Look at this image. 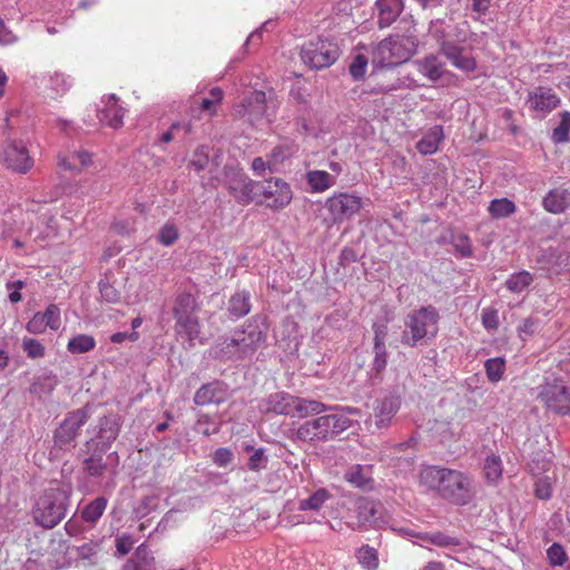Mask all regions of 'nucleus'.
<instances>
[{
    "mask_svg": "<svg viewBox=\"0 0 570 570\" xmlns=\"http://www.w3.org/2000/svg\"><path fill=\"white\" fill-rule=\"evenodd\" d=\"M419 484L425 491H435L456 504H465L471 499L472 481L458 470L423 466L419 473Z\"/></svg>",
    "mask_w": 570,
    "mask_h": 570,
    "instance_id": "f257e3e1",
    "label": "nucleus"
},
{
    "mask_svg": "<svg viewBox=\"0 0 570 570\" xmlns=\"http://www.w3.org/2000/svg\"><path fill=\"white\" fill-rule=\"evenodd\" d=\"M406 24L403 33L395 32L374 46L371 62L375 68L397 67L415 53L419 45L415 26L412 22Z\"/></svg>",
    "mask_w": 570,
    "mask_h": 570,
    "instance_id": "f03ea898",
    "label": "nucleus"
},
{
    "mask_svg": "<svg viewBox=\"0 0 570 570\" xmlns=\"http://www.w3.org/2000/svg\"><path fill=\"white\" fill-rule=\"evenodd\" d=\"M71 488L56 483L46 489L37 499L32 509V519L37 525L52 529L66 517L70 507Z\"/></svg>",
    "mask_w": 570,
    "mask_h": 570,
    "instance_id": "7ed1b4c3",
    "label": "nucleus"
},
{
    "mask_svg": "<svg viewBox=\"0 0 570 570\" xmlns=\"http://www.w3.org/2000/svg\"><path fill=\"white\" fill-rule=\"evenodd\" d=\"M439 320V312L432 305L412 311L404 320L402 344L410 347L429 344L438 335Z\"/></svg>",
    "mask_w": 570,
    "mask_h": 570,
    "instance_id": "20e7f679",
    "label": "nucleus"
},
{
    "mask_svg": "<svg viewBox=\"0 0 570 570\" xmlns=\"http://www.w3.org/2000/svg\"><path fill=\"white\" fill-rule=\"evenodd\" d=\"M258 409L262 413L305 417L325 411V405L318 401L293 396L285 392H276L263 399Z\"/></svg>",
    "mask_w": 570,
    "mask_h": 570,
    "instance_id": "39448f33",
    "label": "nucleus"
},
{
    "mask_svg": "<svg viewBox=\"0 0 570 570\" xmlns=\"http://www.w3.org/2000/svg\"><path fill=\"white\" fill-rule=\"evenodd\" d=\"M351 424V419L343 413L322 415L304 422L297 429L296 436L308 442L326 441L347 430Z\"/></svg>",
    "mask_w": 570,
    "mask_h": 570,
    "instance_id": "423d86ee",
    "label": "nucleus"
},
{
    "mask_svg": "<svg viewBox=\"0 0 570 570\" xmlns=\"http://www.w3.org/2000/svg\"><path fill=\"white\" fill-rule=\"evenodd\" d=\"M340 55L341 50L336 42L321 38L304 45L301 51L303 62L312 69L332 66Z\"/></svg>",
    "mask_w": 570,
    "mask_h": 570,
    "instance_id": "0eeeda50",
    "label": "nucleus"
},
{
    "mask_svg": "<svg viewBox=\"0 0 570 570\" xmlns=\"http://www.w3.org/2000/svg\"><path fill=\"white\" fill-rule=\"evenodd\" d=\"M363 207L362 198L355 194L335 193L324 203V209L328 215L324 220L330 224H340L351 219Z\"/></svg>",
    "mask_w": 570,
    "mask_h": 570,
    "instance_id": "6e6552de",
    "label": "nucleus"
},
{
    "mask_svg": "<svg viewBox=\"0 0 570 570\" xmlns=\"http://www.w3.org/2000/svg\"><path fill=\"white\" fill-rule=\"evenodd\" d=\"M258 195H262L266 200V206L274 210L285 208L293 199L289 184L281 178L258 181Z\"/></svg>",
    "mask_w": 570,
    "mask_h": 570,
    "instance_id": "1a4fd4ad",
    "label": "nucleus"
},
{
    "mask_svg": "<svg viewBox=\"0 0 570 570\" xmlns=\"http://www.w3.org/2000/svg\"><path fill=\"white\" fill-rule=\"evenodd\" d=\"M538 399L547 409L559 415H570V389L559 383L540 386Z\"/></svg>",
    "mask_w": 570,
    "mask_h": 570,
    "instance_id": "9d476101",
    "label": "nucleus"
},
{
    "mask_svg": "<svg viewBox=\"0 0 570 570\" xmlns=\"http://www.w3.org/2000/svg\"><path fill=\"white\" fill-rule=\"evenodd\" d=\"M232 336L239 348L243 360L252 357L266 338L264 331L257 324V317H254L244 327L235 330Z\"/></svg>",
    "mask_w": 570,
    "mask_h": 570,
    "instance_id": "9b49d317",
    "label": "nucleus"
},
{
    "mask_svg": "<svg viewBox=\"0 0 570 570\" xmlns=\"http://www.w3.org/2000/svg\"><path fill=\"white\" fill-rule=\"evenodd\" d=\"M120 431L119 419L116 415H105L99 419L92 429L94 436L86 442L88 450L95 448L98 452H106L117 439Z\"/></svg>",
    "mask_w": 570,
    "mask_h": 570,
    "instance_id": "f8f14e48",
    "label": "nucleus"
},
{
    "mask_svg": "<svg viewBox=\"0 0 570 570\" xmlns=\"http://www.w3.org/2000/svg\"><path fill=\"white\" fill-rule=\"evenodd\" d=\"M88 417V413L83 409L69 413L55 431V444L59 449L70 446Z\"/></svg>",
    "mask_w": 570,
    "mask_h": 570,
    "instance_id": "ddd939ff",
    "label": "nucleus"
},
{
    "mask_svg": "<svg viewBox=\"0 0 570 570\" xmlns=\"http://www.w3.org/2000/svg\"><path fill=\"white\" fill-rule=\"evenodd\" d=\"M234 115L256 125L267 117L266 95L263 91H253L243 101L234 107Z\"/></svg>",
    "mask_w": 570,
    "mask_h": 570,
    "instance_id": "4468645a",
    "label": "nucleus"
},
{
    "mask_svg": "<svg viewBox=\"0 0 570 570\" xmlns=\"http://www.w3.org/2000/svg\"><path fill=\"white\" fill-rule=\"evenodd\" d=\"M2 161L8 168L20 174L27 173L33 165L32 158L21 141H9L4 145Z\"/></svg>",
    "mask_w": 570,
    "mask_h": 570,
    "instance_id": "2eb2a0df",
    "label": "nucleus"
},
{
    "mask_svg": "<svg viewBox=\"0 0 570 570\" xmlns=\"http://www.w3.org/2000/svg\"><path fill=\"white\" fill-rule=\"evenodd\" d=\"M230 195L239 204L247 205L258 196V181L252 180L242 173H235L226 181Z\"/></svg>",
    "mask_w": 570,
    "mask_h": 570,
    "instance_id": "dca6fc26",
    "label": "nucleus"
},
{
    "mask_svg": "<svg viewBox=\"0 0 570 570\" xmlns=\"http://www.w3.org/2000/svg\"><path fill=\"white\" fill-rule=\"evenodd\" d=\"M527 104L537 117L543 118L559 106L560 98L551 88L537 87L529 92Z\"/></svg>",
    "mask_w": 570,
    "mask_h": 570,
    "instance_id": "f3484780",
    "label": "nucleus"
},
{
    "mask_svg": "<svg viewBox=\"0 0 570 570\" xmlns=\"http://www.w3.org/2000/svg\"><path fill=\"white\" fill-rule=\"evenodd\" d=\"M402 405V399L396 394H386L382 399L376 400L373 409L375 425L379 429L387 428L393 417L396 415Z\"/></svg>",
    "mask_w": 570,
    "mask_h": 570,
    "instance_id": "a211bd4d",
    "label": "nucleus"
},
{
    "mask_svg": "<svg viewBox=\"0 0 570 570\" xmlns=\"http://www.w3.org/2000/svg\"><path fill=\"white\" fill-rule=\"evenodd\" d=\"M541 205L550 214H563L570 207V190L564 186L554 187L543 196Z\"/></svg>",
    "mask_w": 570,
    "mask_h": 570,
    "instance_id": "6ab92c4d",
    "label": "nucleus"
},
{
    "mask_svg": "<svg viewBox=\"0 0 570 570\" xmlns=\"http://www.w3.org/2000/svg\"><path fill=\"white\" fill-rule=\"evenodd\" d=\"M383 507L380 502L363 498L356 502V517L360 525L377 527L381 523Z\"/></svg>",
    "mask_w": 570,
    "mask_h": 570,
    "instance_id": "aec40b11",
    "label": "nucleus"
},
{
    "mask_svg": "<svg viewBox=\"0 0 570 570\" xmlns=\"http://www.w3.org/2000/svg\"><path fill=\"white\" fill-rule=\"evenodd\" d=\"M226 396V385L222 382L215 381L202 385L194 395L196 405H207L210 403H222Z\"/></svg>",
    "mask_w": 570,
    "mask_h": 570,
    "instance_id": "412c9836",
    "label": "nucleus"
},
{
    "mask_svg": "<svg viewBox=\"0 0 570 570\" xmlns=\"http://www.w3.org/2000/svg\"><path fill=\"white\" fill-rule=\"evenodd\" d=\"M441 52L455 68L464 72H472L476 68L475 59L470 56H464L462 49L454 46L452 42L444 41L441 45Z\"/></svg>",
    "mask_w": 570,
    "mask_h": 570,
    "instance_id": "4be33fe9",
    "label": "nucleus"
},
{
    "mask_svg": "<svg viewBox=\"0 0 570 570\" xmlns=\"http://www.w3.org/2000/svg\"><path fill=\"white\" fill-rule=\"evenodd\" d=\"M124 115L125 110L118 105V98L116 95H110L105 102V107L99 111L98 117L102 124L117 129L122 126Z\"/></svg>",
    "mask_w": 570,
    "mask_h": 570,
    "instance_id": "5701e85b",
    "label": "nucleus"
},
{
    "mask_svg": "<svg viewBox=\"0 0 570 570\" xmlns=\"http://www.w3.org/2000/svg\"><path fill=\"white\" fill-rule=\"evenodd\" d=\"M345 480L355 488L363 491L373 489L374 480L372 478V468L361 464H354L345 472Z\"/></svg>",
    "mask_w": 570,
    "mask_h": 570,
    "instance_id": "b1692460",
    "label": "nucleus"
},
{
    "mask_svg": "<svg viewBox=\"0 0 570 570\" xmlns=\"http://www.w3.org/2000/svg\"><path fill=\"white\" fill-rule=\"evenodd\" d=\"M376 9L379 12V27L381 29L390 27L403 10L402 0H377Z\"/></svg>",
    "mask_w": 570,
    "mask_h": 570,
    "instance_id": "393cba45",
    "label": "nucleus"
},
{
    "mask_svg": "<svg viewBox=\"0 0 570 570\" xmlns=\"http://www.w3.org/2000/svg\"><path fill=\"white\" fill-rule=\"evenodd\" d=\"M92 155L86 150H75L68 155L58 157V166L63 170L79 173L92 163Z\"/></svg>",
    "mask_w": 570,
    "mask_h": 570,
    "instance_id": "a878e982",
    "label": "nucleus"
},
{
    "mask_svg": "<svg viewBox=\"0 0 570 570\" xmlns=\"http://www.w3.org/2000/svg\"><path fill=\"white\" fill-rule=\"evenodd\" d=\"M212 355L215 358L222 361H240L242 355L239 348L236 345L234 337L227 336L219 338L216 344L212 347Z\"/></svg>",
    "mask_w": 570,
    "mask_h": 570,
    "instance_id": "bb28decb",
    "label": "nucleus"
},
{
    "mask_svg": "<svg viewBox=\"0 0 570 570\" xmlns=\"http://www.w3.org/2000/svg\"><path fill=\"white\" fill-rule=\"evenodd\" d=\"M155 558L151 556L149 549L141 544L139 546L134 556L125 563L122 570H155Z\"/></svg>",
    "mask_w": 570,
    "mask_h": 570,
    "instance_id": "cd10ccee",
    "label": "nucleus"
},
{
    "mask_svg": "<svg viewBox=\"0 0 570 570\" xmlns=\"http://www.w3.org/2000/svg\"><path fill=\"white\" fill-rule=\"evenodd\" d=\"M443 139V129L441 126H433L416 144V149L422 155H432L439 149Z\"/></svg>",
    "mask_w": 570,
    "mask_h": 570,
    "instance_id": "c85d7f7f",
    "label": "nucleus"
},
{
    "mask_svg": "<svg viewBox=\"0 0 570 570\" xmlns=\"http://www.w3.org/2000/svg\"><path fill=\"white\" fill-rule=\"evenodd\" d=\"M306 181L314 193H324L336 184V177L325 170H309Z\"/></svg>",
    "mask_w": 570,
    "mask_h": 570,
    "instance_id": "c756f323",
    "label": "nucleus"
},
{
    "mask_svg": "<svg viewBox=\"0 0 570 570\" xmlns=\"http://www.w3.org/2000/svg\"><path fill=\"white\" fill-rule=\"evenodd\" d=\"M416 537L424 542H429L440 548L455 549L462 546V541L459 538L448 535L443 532H422L417 533Z\"/></svg>",
    "mask_w": 570,
    "mask_h": 570,
    "instance_id": "7c9ffc66",
    "label": "nucleus"
},
{
    "mask_svg": "<svg viewBox=\"0 0 570 570\" xmlns=\"http://www.w3.org/2000/svg\"><path fill=\"white\" fill-rule=\"evenodd\" d=\"M250 311V294L247 291L235 293L228 303V312L235 318L247 315Z\"/></svg>",
    "mask_w": 570,
    "mask_h": 570,
    "instance_id": "2f4dec72",
    "label": "nucleus"
},
{
    "mask_svg": "<svg viewBox=\"0 0 570 570\" xmlns=\"http://www.w3.org/2000/svg\"><path fill=\"white\" fill-rule=\"evenodd\" d=\"M416 63L419 71L432 81L439 80L444 73L443 63L434 55H430Z\"/></svg>",
    "mask_w": 570,
    "mask_h": 570,
    "instance_id": "473e14b6",
    "label": "nucleus"
},
{
    "mask_svg": "<svg viewBox=\"0 0 570 570\" xmlns=\"http://www.w3.org/2000/svg\"><path fill=\"white\" fill-rule=\"evenodd\" d=\"M175 320L177 333L184 334L188 342L193 343L199 336L200 325L195 314Z\"/></svg>",
    "mask_w": 570,
    "mask_h": 570,
    "instance_id": "72a5a7b5",
    "label": "nucleus"
},
{
    "mask_svg": "<svg viewBox=\"0 0 570 570\" xmlns=\"http://www.w3.org/2000/svg\"><path fill=\"white\" fill-rule=\"evenodd\" d=\"M488 212L492 218L502 219L512 216L517 212V206L509 198H495L490 202Z\"/></svg>",
    "mask_w": 570,
    "mask_h": 570,
    "instance_id": "f704fd0d",
    "label": "nucleus"
},
{
    "mask_svg": "<svg viewBox=\"0 0 570 570\" xmlns=\"http://www.w3.org/2000/svg\"><path fill=\"white\" fill-rule=\"evenodd\" d=\"M331 498L330 492L326 489H318L306 499L298 500L299 511H320L324 503Z\"/></svg>",
    "mask_w": 570,
    "mask_h": 570,
    "instance_id": "c9c22d12",
    "label": "nucleus"
},
{
    "mask_svg": "<svg viewBox=\"0 0 570 570\" xmlns=\"http://www.w3.org/2000/svg\"><path fill=\"white\" fill-rule=\"evenodd\" d=\"M355 558L365 570H376L380 564L379 552L375 548L363 544L355 551Z\"/></svg>",
    "mask_w": 570,
    "mask_h": 570,
    "instance_id": "e433bc0d",
    "label": "nucleus"
},
{
    "mask_svg": "<svg viewBox=\"0 0 570 570\" xmlns=\"http://www.w3.org/2000/svg\"><path fill=\"white\" fill-rule=\"evenodd\" d=\"M374 354L371 371L374 372L375 375H380L386 367L387 352L383 337L377 332L374 337Z\"/></svg>",
    "mask_w": 570,
    "mask_h": 570,
    "instance_id": "4c0bfd02",
    "label": "nucleus"
},
{
    "mask_svg": "<svg viewBox=\"0 0 570 570\" xmlns=\"http://www.w3.org/2000/svg\"><path fill=\"white\" fill-rule=\"evenodd\" d=\"M198 306L195 297L191 294L183 293L177 296L174 306V317L179 318L184 316L194 315Z\"/></svg>",
    "mask_w": 570,
    "mask_h": 570,
    "instance_id": "58836bf2",
    "label": "nucleus"
},
{
    "mask_svg": "<svg viewBox=\"0 0 570 570\" xmlns=\"http://www.w3.org/2000/svg\"><path fill=\"white\" fill-rule=\"evenodd\" d=\"M71 85L72 82L68 76L53 72L48 78L47 89L52 98H57L63 96L71 88Z\"/></svg>",
    "mask_w": 570,
    "mask_h": 570,
    "instance_id": "ea45409f",
    "label": "nucleus"
},
{
    "mask_svg": "<svg viewBox=\"0 0 570 570\" xmlns=\"http://www.w3.org/2000/svg\"><path fill=\"white\" fill-rule=\"evenodd\" d=\"M96 340L88 334H78L71 337L67 344V350L71 354H82L94 350Z\"/></svg>",
    "mask_w": 570,
    "mask_h": 570,
    "instance_id": "a19ab883",
    "label": "nucleus"
},
{
    "mask_svg": "<svg viewBox=\"0 0 570 570\" xmlns=\"http://www.w3.org/2000/svg\"><path fill=\"white\" fill-rule=\"evenodd\" d=\"M106 508L107 499L99 497L83 508L81 517L86 522L95 523L104 514Z\"/></svg>",
    "mask_w": 570,
    "mask_h": 570,
    "instance_id": "79ce46f5",
    "label": "nucleus"
},
{
    "mask_svg": "<svg viewBox=\"0 0 570 570\" xmlns=\"http://www.w3.org/2000/svg\"><path fill=\"white\" fill-rule=\"evenodd\" d=\"M487 377L492 383H498L502 380L505 372V360L503 357L489 358L484 363Z\"/></svg>",
    "mask_w": 570,
    "mask_h": 570,
    "instance_id": "37998d69",
    "label": "nucleus"
},
{
    "mask_svg": "<svg viewBox=\"0 0 570 570\" xmlns=\"http://www.w3.org/2000/svg\"><path fill=\"white\" fill-rule=\"evenodd\" d=\"M533 281V276L527 272L522 271L517 274L511 275L507 282V288L512 293H520L524 288H527Z\"/></svg>",
    "mask_w": 570,
    "mask_h": 570,
    "instance_id": "c03bdc74",
    "label": "nucleus"
},
{
    "mask_svg": "<svg viewBox=\"0 0 570 570\" xmlns=\"http://www.w3.org/2000/svg\"><path fill=\"white\" fill-rule=\"evenodd\" d=\"M484 476L489 482H497L502 475V461L495 454L489 455L484 461Z\"/></svg>",
    "mask_w": 570,
    "mask_h": 570,
    "instance_id": "a18cd8bd",
    "label": "nucleus"
},
{
    "mask_svg": "<svg viewBox=\"0 0 570 570\" xmlns=\"http://www.w3.org/2000/svg\"><path fill=\"white\" fill-rule=\"evenodd\" d=\"M547 558L551 567H562L569 560L568 553L564 550V548L557 542L552 543L547 549Z\"/></svg>",
    "mask_w": 570,
    "mask_h": 570,
    "instance_id": "49530a36",
    "label": "nucleus"
},
{
    "mask_svg": "<svg viewBox=\"0 0 570 570\" xmlns=\"http://www.w3.org/2000/svg\"><path fill=\"white\" fill-rule=\"evenodd\" d=\"M560 124L553 129L552 139L554 142H567L569 141L570 132V112H561Z\"/></svg>",
    "mask_w": 570,
    "mask_h": 570,
    "instance_id": "de8ad7c7",
    "label": "nucleus"
},
{
    "mask_svg": "<svg viewBox=\"0 0 570 570\" xmlns=\"http://www.w3.org/2000/svg\"><path fill=\"white\" fill-rule=\"evenodd\" d=\"M95 451H97L95 449ZM104 452H99L98 454L94 452L89 458L85 460V469L87 473L91 476H100L104 474L106 470V464L102 462Z\"/></svg>",
    "mask_w": 570,
    "mask_h": 570,
    "instance_id": "09e8293b",
    "label": "nucleus"
},
{
    "mask_svg": "<svg viewBox=\"0 0 570 570\" xmlns=\"http://www.w3.org/2000/svg\"><path fill=\"white\" fill-rule=\"evenodd\" d=\"M179 238V232L177 226L167 222L160 229L157 235V240L164 246H170Z\"/></svg>",
    "mask_w": 570,
    "mask_h": 570,
    "instance_id": "8fccbe9b",
    "label": "nucleus"
},
{
    "mask_svg": "<svg viewBox=\"0 0 570 570\" xmlns=\"http://www.w3.org/2000/svg\"><path fill=\"white\" fill-rule=\"evenodd\" d=\"M100 298L108 304H116L120 301V292L116 289L107 279H100L98 283Z\"/></svg>",
    "mask_w": 570,
    "mask_h": 570,
    "instance_id": "3c124183",
    "label": "nucleus"
},
{
    "mask_svg": "<svg viewBox=\"0 0 570 570\" xmlns=\"http://www.w3.org/2000/svg\"><path fill=\"white\" fill-rule=\"evenodd\" d=\"M40 315L43 317L47 327L50 330L56 331L60 327V309L57 305L50 304L43 313H40Z\"/></svg>",
    "mask_w": 570,
    "mask_h": 570,
    "instance_id": "603ef678",
    "label": "nucleus"
},
{
    "mask_svg": "<svg viewBox=\"0 0 570 570\" xmlns=\"http://www.w3.org/2000/svg\"><path fill=\"white\" fill-rule=\"evenodd\" d=\"M22 350L30 358H39L45 355V346L31 337H23Z\"/></svg>",
    "mask_w": 570,
    "mask_h": 570,
    "instance_id": "864d4df0",
    "label": "nucleus"
},
{
    "mask_svg": "<svg viewBox=\"0 0 570 570\" xmlns=\"http://www.w3.org/2000/svg\"><path fill=\"white\" fill-rule=\"evenodd\" d=\"M534 495L540 500H549L552 495V480L550 476H543L534 483Z\"/></svg>",
    "mask_w": 570,
    "mask_h": 570,
    "instance_id": "5fc2aeb1",
    "label": "nucleus"
},
{
    "mask_svg": "<svg viewBox=\"0 0 570 570\" xmlns=\"http://www.w3.org/2000/svg\"><path fill=\"white\" fill-rule=\"evenodd\" d=\"M367 58L363 55H357L351 66H350V73L353 77L354 80H360L364 77L366 72L367 67Z\"/></svg>",
    "mask_w": 570,
    "mask_h": 570,
    "instance_id": "6e6d98bb",
    "label": "nucleus"
},
{
    "mask_svg": "<svg viewBox=\"0 0 570 570\" xmlns=\"http://www.w3.org/2000/svg\"><path fill=\"white\" fill-rule=\"evenodd\" d=\"M482 325L488 331H494L499 327V313L495 308H484L481 314Z\"/></svg>",
    "mask_w": 570,
    "mask_h": 570,
    "instance_id": "4d7b16f0",
    "label": "nucleus"
},
{
    "mask_svg": "<svg viewBox=\"0 0 570 570\" xmlns=\"http://www.w3.org/2000/svg\"><path fill=\"white\" fill-rule=\"evenodd\" d=\"M208 165V155L205 150V147L198 148L190 160L189 166L196 171H203Z\"/></svg>",
    "mask_w": 570,
    "mask_h": 570,
    "instance_id": "13d9d810",
    "label": "nucleus"
},
{
    "mask_svg": "<svg viewBox=\"0 0 570 570\" xmlns=\"http://www.w3.org/2000/svg\"><path fill=\"white\" fill-rule=\"evenodd\" d=\"M267 463V458L264 453L263 449H257L254 451V453L250 455L248 460V468L252 471H258L261 469H264Z\"/></svg>",
    "mask_w": 570,
    "mask_h": 570,
    "instance_id": "bf43d9fd",
    "label": "nucleus"
},
{
    "mask_svg": "<svg viewBox=\"0 0 570 570\" xmlns=\"http://www.w3.org/2000/svg\"><path fill=\"white\" fill-rule=\"evenodd\" d=\"M454 248L462 257H470L472 255V247L468 236L460 235L453 240Z\"/></svg>",
    "mask_w": 570,
    "mask_h": 570,
    "instance_id": "052dcab7",
    "label": "nucleus"
},
{
    "mask_svg": "<svg viewBox=\"0 0 570 570\" xmlns=\"http://www.w3.org/2000/svg\"><path fill=\"white\" fill-rule=\"evenodd\" d=\"M26 328L31 334H42L47 330V325L40 313H36L27 323Z\"/></svg>",
    "mask_w": 570,
    "mask_h": 570,
    "instance_id": "680f3d73",
    "label": "nucleus"
},
{
    "mask_svg": "<svg viewBox=\"0 0 570 570\" xmlns=\"http://www.w3.org/2000/svg\"><path fill=\"white\" fill-rule=\"evenodd\" d=\"M233 453L227 448H219L215 451L213 461L218 466H226L230 463Z\"/></svg>",
    "mask_w": 570,
    "mask_h": 570,
    "instance_id": "e2e57ef3",
    "label": "nucleus"
},
{
    "mask_svg": "<svg viewBox=\"0 0 570 570\" xmlns=\"http://www.w3.org/2000/svg\"><path fill=\"white\" fill-rule=\"evenodd\" d=\"M134 539L129 534H122L116 539V549L120 556H126L134 547Z\"/></svg>",
    "mask_w": 570,
    "mask_h": 570,
    "instance_id": "0e129e2a",
    "label": "nucleus"
},
{
    "mask_svg": "<svg viewBox=\"0 0 570 570\" xmlns=\"http://www.w3.org/2000/svg\"><path fill=\"white\" fill-rule=\"evenodd\" d=\"M287 157L285 149L281 146L275 147L268 158V169L272 171Z\"/></svg>",
    "mask_w": 570,
    "mask_h": 570,
    "instance_id": "69168bd1",
    "label": "nucleus"
},
{
    "mask_svg": "<svg viewBox=\"0 0 570 570\" xmlns=\"http://www.w3.org/2000/svg\"><path fill=\"white\" fill-rule=\"evenodd\" d=\"M99 550V544L96 542H87L78 547V557L81 559H90L96 556Z\"/></svg>",
    "mask_w": 570,
    "mask_h": 570,
    "instance_id": "338daca9",
    "label": "nucleus"
},
{
    "mask_svg": "<svg viewBox=\"0 0 570 570\" xmlns=\"http://www.w3.org/2000/svg\"><path fill=\"white\" fill-rule=\"evenodd\" d=\"M24 286V282L23 281H14V282H10L7 284V288L10 292L9 294V301L13 304L16 303H19L22 298L21 294H20V289Z\"/></svg>",
    "mask_w": 570,
    "mask_h": 570,
    "instance_id": "774afa93",
    "label": "nucleus"
}]
</instances>
